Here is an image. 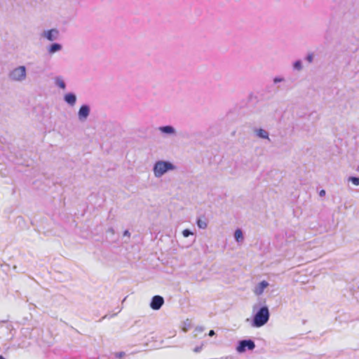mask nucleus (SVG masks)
I'll use <instances>...</instances> for the list:
<instances>
[{
    "label": "nucleus",
    "mask_w": 359,
    "mask_h": 359,
    "mask_svg": "<svg viewBox=\"0 0 359 359\" xmlns=\"http://www.w3.org/2000/svg\"><path fill=\"white\" fill-rule=\"evenodd\" d=\"M176 169L177 167L168 161H157L154 165L153 172L156 178H160L166 172Z\"/></svg>",
    "instance_id": "1"
},
{
    "label": "nucleus",
    "mask_w": 359,
    "mask_h": 359,
    "mask_svg": "<svg viewBox=\"0 0 359 359\" xmlns=\"http://www.w3.org/2000/svg\"><path fill=\"white\" fill-rule=\"evenodd\" d=\"M270 313L266 306H262L255 314L252 325L255 327L264 326L269 320Z\"/></svg>",
    "instance_id": "2"
},
{
    "label": "nucleus",
    "mask_w": 359,
    "mask_h": 359,
    "mask_svg": "<svg viewBox=\"0 0 359 359\" xmlns=\"http://www.w3.org/2000/svg\"><path fill=\"white\" fill-rule=\"evenodd\" d=\"M26 67L25 66H19L10 72L8 76L11 80L14 81H22L26 79Z\"/></svg>",
    "instance_id": "3"
},
{
    "label": "nucleus",
    "mask_w": 359,
    "mask_h": 359,
    "mask_svg": "<svg viewBox=\"0 0 359 359\" xmlns=\"http://www.w3.org/2000/svg\"><path fill=\"white\" fill-rule=\"evenodd\" d=\"M255 348V344L252 339H243L238 341L236 346L238 353H242L247 350L252 351Z\"/></svg>",
    "instance_id": "4"
},
{
    "label": "nucleus",
    "mask_w": 359,
    "mask_h": 359,
    "mask_svg": "<svg viewBox=\"0 0 359 359\" xmlns=\"http://www.w3.org/2000/svg\"><path fill=\"white\" fill-rule=\"evenodd\" d=\"M41 36L46 39L50 41H55L59 37V31L57 29H50L48 30H45L41 34Z\"/></svg>",
    "instance_id": "5"
},
{
    "label": "nucleus",
    "mask_w": 359,
    "mask_h": 359,
    "mask_svg": "<svg viewBox=\"0 0 359 359\" xmlns=\"http://www.w3.org/2000/svg\"><path fill=\"white\" fill-rule=\"evenodd\" d=\"M90 109L88 104H83L79 109L78 118L80 121H85L90 115Z\"/></svg>",
    "instance_id": "6"
},
{
    "label": "nucleus",
    "mask_w": 359,
    "mask_h": 359,
    "mask_svg": "<svg viewBox=\"0 0 359 359\" xmlns=\"http://www.w3.org/2000/svg\"><path fill=\"white\" fill-rule=\"evenodd\" d=\"M164 304V299L160 295H155L151 298L150 307L155 311L159 310Z\"/></svg>",
    "instance_id": "7"
},
{
    "label": "nucleus",
    "mask_w": 359,
    "mask_h": 359,
    "mask_svg": "<svg viewBox=\"0 0 359 359\" xmlns=\"http://www.w3.org/2000/svg\"><path fill=\"white\" fill-rule=\"evenodd\" d=\"M158 130L163 135L169 136H175L176 135L175 128L170 125L160 126L158 127Z\"/></svg>",
    "instance_id": "8"
},
{
    "label": "nucleus",
    "mask_w": 359,
    "mask_h": 359,
    "mask_svg": "<svg viewBox=\"0 0 359 359\" xmlns=\"http://www.w3.org/2000/svg\"><path fill=\"white\" fill-rule=\"evenodd\" d=\"M268 286H269V283L266 280H262L255 287L253 292L256 295L259 296L264 292V290Z\"/></svg>",
    "instance_id": "9"
},
{
    "label": "nucleus",
    "mask_w": 359,
    "mask_h": 359,
    "mask_svg": "<svg viewBox=\"0 0 359 359\" xmlns=\"http://www.w3.org/2000/svg\"><path fill=\"white\" fill-rule=\"evenodd\" d=\"M65 102L73 107L76 102V95L74 93H68L64 95Z\"/></svg>",
    "instance_id": "10"
},
{
    "label": "nucleus",
    "mask_w": 359,
    "mask_h": 359,
    "mask_svg": "<svg viewBox=\"0 0 359 359\" xmlns=\"http://www.w3.org/2000/svg\"><path fill=\"white\" fill-rule=\"evenodd\" d=\"M62 48V46L60 43H53L50 44L48 48V52L49 54H54L58 51H60Z\"/></svg>",
    "instance_id": "11"
},
{
    "label": "nucleus",
    "mask_w": 359,
    "mask_h": 359,
    "mask_svg": "<svg viewBox=\"0 0 359 359\" xmlns=\"http://www.w3.org/2000/svg\"><path fill=\"white\" fill-rule=\"evenodd\" d=\"M54 83L56 86H57L58 88H60L61 89L64 90L66 88V83L64 81L62 76H58L55 77Z\"/></svg>",
    "instance_id": "12"
},
{
    "label": "nucleus",
    "mask_w": 359,
    "mask_h": 359,
    "mask_svg": "<svg viewBox=\"0 0 359 359\" xmlns=\"http://www.w3.org/2000/svg\"><path fill=\"white\" fill-rule=\"evenodd\" d=\"M255 133L257 136H258L260 138L267 139L270 140L269 137V133L266 130H264L262 128L257 129L255 130Z\"/></svg>",
    "instance_id": "13"
},
{
    "label": "nucleus",
    "mask_w": 359,
    "mask_h": 359,
    "mask_svg": "<svg viewBox=\"0 0 359 359\" xmlns=\"http://www.w3.org/2000/svg\"><path fill=\"white\" fill-rule=\"evenodd\" d=\"M234 238L236 242H242L244 239L243 233L241 229H237L234 232Z\"/></svg>",
    "instance_id": "14"
},
{
    "label": "nucleus",
    "mask_w": 359,
    "mask_h": 359,
    "mask_svg": "<svg viewBox=\"0 0 359 359\" xmlns=\"http://www.w3.org/2000/svg\"><path fill=\"white\" fill-rule=\"evenodd\" d=\"M292 67L294 70L301 71L303 69L302 62L297 60L293 62Z\"/></svg>",
    "instance_id": "15"
},
{
    "label": "nucleus",
    "mask_w": 359,
    "mask_h": 359,
    "mask_svg": "<svg viewBox=\"0 0 359 359\" xmlns=\"http://www.w3.org/2000/svg\"><path fill=\"white\" fill-rule=\"evenodd\" d=\"M197 225H198V228L204 229L207 227V222L204 219H197Z\"/></svg>",
    "instance_id": "16"
},
{
    "label": "nucleus",
    "mask_w": 359,
    "mask_h": 359,
    "mask_svg": "<svg viewBox=\"0 0 359 359\" xmlns=\"http://www.w3.org/2000/svg\"><path fill=\"white\" fill-rule=\"evenodd\" d=\"M348 181L351 182L354 185L358 186L359 185V177H349Z\"/></svg>",
    "instance_id": "17"
},
{
    "label": "nucleus",
    "mask_w": 359,
    "mask_h": 359,
    "mask_svg": "<svg viewBox=\"0 0 359 359\" xmlns=\"http://www.w3.org/2000/svg\"><path fill=\"white\" fill-rule=\"evenodd\" d=\"M184 324V327H182V330L183 332H187L191 327V323L189 320H187V321H185Z\"/></svg>",
    "instance_id": "18"
},
{
    "label": "nucleus",
    "mask_w": 359,
    "mask_h": 359,
    "mask_svg": "<svg viewBox=\"0 0 359 359\" xmlns=\"http://www.w3.org/2000/svg\"><path fill=\"white\" fill-rule=\"evenodd\" d=\"M193 234H194V233H193L191 230H189V229H184V230H183V231H182V235H183V236H184V238H187V237H189V236L193 235Z\"/></svg>",
    "instance_id": "19"
},
{
    "label": "nucleus",
    "mask_w": 359,
    "mask_h": 359,
    "mask_svg": "<svg viewBox=\"0 0 359 359\" xmlns=\"http://www.w3.org/2000/svg\"><path fill=\"white\" fill-rule=\"evenodd\" d=\"M126 355L125 352L121 351L115 353V357L118 359H122Z\"/></svg>",
    "instance_id": "20"
},
{
    "label": "nucleus",
    "mask_w": 359,
    "mask_h": 359,
    "mask_svg": "<svg viewBox=\"0 0 359 359\" xmlns=\"http://www.w3.org/2000/svg\"><path fill=\"white\" fill-rule=\"evenodd\" d=\"M306 60L310 63L312 62L313 60V54L309 53L306 57Z\"/></svg>",
    "instance_id": "21"
},
{
    "label": "nucleus",
    "mask_w": 359,
    "mask_h": 359,
    "mask_svg": "<svg viewBox=\"0 0 359 359\" xmlns=\"http://www.w3.org/2000/svg\"><path fill=\"white\" fill-rule=\"evenodd\" d=\"M283 81H284V79L283 77L276 76V77L273 78V83H278L282 82Z\"/></svg>",
    "instance_id": "22"
},
{
    "label": "nucleus",
    "mask_w": 359,
    "mask_h": 359,
    "mask_svg": "<svg viewBox=\"0 0 359 359\" xmlns=\"http://www.w3.org/2000/svg\"><path fill=\"white\" fill-rule=\"evenodd\" d=\"M203 331H204V327L202 326L196 327L194 330V332H196V334H197L198 333H201Z\"/></svg>",
    "instance_id": "23"
},
{
    "label": "nucleus",
    "mask_w": 359,
    "mask_h": 359,
    "mask_svg": "<svg viewBox=\"0 0 359 359\" xmlns=\"http://www.w3.org/2000/svg\"><path fill=\"white\" fill-rule=\"evenodd\" d=\"M215 334V332L213 330H211L208 332V336L213 337Z\"/></svg>",
    "instance_id": "24"
},
{
    "label": "nucleus",
    "mask_w": 359,
    "mask_h": 359,
    "mask_svg": "<svg viewBox=\"0 0 359 359\" xmlns=\"http://www.w3.org/2000/svg\"><path fill=\"white\" fill-rule=\"evenodd\" d=\"M319 195L320 196H324L325 195V190H321L320 192H319Z\"/></svg>",
    "instance_id": "25"
},
{
    "label": "nucleus",
    "mask_w": 359,
    "mask_h": 359,
    "mask_svg": "<svg viewBox=\"0 0 359 359\" xmlns=\"http://www.w3.org/2000/svg\"><path fill=\"white\" fill-rule=\"evenodd\" d=\"M123 235H124V236H130V233L129 232V231H128V230H126V231L123 232Z\"/></svg>",
    "instance_id": "26"
},
{
    "label": "nucleus",
    "mask_w": 359,
    "mask_h": 359,
    "mask_svg": "<svg viewBox=\"0 0 359 359\" xmlns=\"http://www.w3.org/2000/svg\"><path fill=\"white\" fill-rule=\"evenodd\" d=\"M201 350V347H196L194 348L195 352H199Z\"/></svg>",
    "instance_id": "27"
},
{
    "label": "nucleus",
    "mask_w": 359,
    "mask_h": 359,
    "mask_svg": "<svg viewBox=\"0 0 359 359\" xmlns=\"http://www.w3.org/2000/svg\"><path fill=\"white\" fill-rule=\"evenodd\" d=\"M109 232H111V233H114V229H113L112 228H110V229H109Z\"/></svg>",
    "instance_id": "28"
},
{
    "label": "nucleus",
    "mask_w": 359,
    "mask_h": 359,
    "mask_svg": "<svg viewBox=\"0 0 359 359\" xmlns=\"http://www.w3.org/2000/svg\"><path fill=\"white\" fill-rule=\"evenodd\" d=\"M0 359H5L2 355H0Z\"/></svg>",
    "instance_id": "29"
},
{
    "label": "nucleus",
    "mask_w": 359,
    "mask_h": 359,
    "mask_svg": "<svg viewBox=\"0 0 359 359\" xmlns=\"http://www.w3.org/2000/svg\"><path fill=\"white\" fill-rule=\"evenodd\" d=\"M357 170H358V171H359V166L358 167V169H357Z\"/></svg>",
    "instance_id": "30"
}]
</instances>
